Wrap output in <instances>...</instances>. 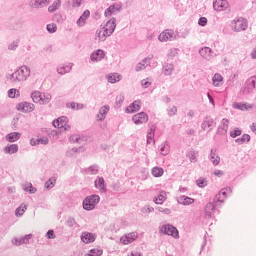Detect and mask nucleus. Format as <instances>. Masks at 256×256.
I'll return each instance as SVG.
<instances>
[{"label": "nucleus", "mask_w": 256, "mask_h": 256, "mask_svg": "<svg viewBox=\"0 0 256 256\" xmlns=\"http://www.w3.org/2000/svg\"><path fill=\"white\" fill-rule=\"evenodd\" d=\"M233 107L234 109H239L240 111H249V109H253V105L241 102L234 103Z\"/></svg>", "instance_id": "nucleus-28"}, {"label": "nucleus", "mask_w": 256, "mask_h": 256, "mask_svg": "<svg viewBox=\"0 0 256 256\" xmlns=\"http://www.w3.org/2000/svg\"><path fill=\"white\" fill-rule=\"evenodd\" d=\"M31 239H33V234H27L22 238H13L12 244L16 245V247H19L20 245H27Z\"/></svg>", "instance_id": "nucleus-13"}, {"label": "nucleus", "mask_w": 256, "mask_h": 256, "mask_svg": "<svg viewBox=\"0 0 256 256\" xmlns=\"http://www.w3.org/2000/svg\"><path fill=\"white\" fill-rule=\"evenodd\" d=\"M116 27L117 18L112 17L106 22V25L102 27L103 31L100 30L96 32L99 41H105L107 37H111V35H113V33L115 32Z\"/></svg>", "instance_id": "nucleus-2"}, {"label": "nucleus", "mask_w": 256, "mask_h": 256, "mask_svg": "<svg viewBox=\"0 0 256 256\" xmlns=\"http://www.w3.org/2000/svg\"><path fill=\"white\" fill-rule=\"evenodd\" d=\"M157 129V126L152 125L148 131V135L150 139H153V137H155V131Z\"/></svg>", "instance_id": "nucleus-58"}, {"label": "nucleus", "mask_w": 256, "mask_h": 256, "mask_svg": "<svg viewBox=\"0 0 256 256\" xmlns=\"http://www.w3.org/2000/svg\"><path fill=\"white\" fill-rule=\"evenodd\" d=\"M22 207V208H21ZM25 211H27V206L24 205L23 207V204H21L20 207H18L16 210H15V215L16 217H23V214L25 213Z\"/></svg>", "instance_id": "nucleus-42"}, {"label": "nucleus", "mask_w": 256, "mask_h": 256, "mask_svg": "<svg viewBox=\"0 0 256 256\" xmlns=\"http://www.w3.org/2000/svg\"><path fill=\"white\" fill-rule=\"evenodd\" d=\"M115 5H110L104 12V15L106 17H111V15H113V13H115Z\"/></svg>", "instance_id": "nucleus-46"}, {"label": "nucleus", "mask_w": 256, "mask_h": 256, "mask_svg": "<svg viewBox=\"0 0 256 256\" xmlns=\"http://www.w3.org/2000/svg\"><path fill=\"white\" fill-rule=\"evenodd\" d=\"M52 99V96L50 93H46V94H42L41 96V101H40V105H47L48 103H50Z\"/></svg>", "instance_id": "nucleus-39"}, {"label": "nucleus", "mask_w": 256, "mask_h": 256, "mask_svg": "<svg viewBox=\"0 0 256 256\" xmlns=\"http://www.w3.org/2000/svg\"><path fill=\"white\" fill-rule=\"evenodd\" d=\"M66 225H67V227L73 228V227H75V225H77V222L75 221V218L69 217L66 221Z\"/></svg>", "instance_id": "nucleus-52"}, {"label": "nucleus", "mask_w": 256, "mask_h": 256, "mask_svg": "<svg viewBox=\"0 0 256 256\" xmlns=\"http://www.w3.org/2000/svg\"><path fill=\"white\" fill-rule=\"evenodd\" d=\"M66 107L73 109V111H81L85 106L81 103L71 102L70 104H67Z\"/></svg>", "instance_id": "nucleus-36"}, {"label": "nucleus", "mask_w": 256, "mask_h": 256, "mask_svg": "<svg viewBox=\"0 0 256 256\" xmlns=\"http://www.w3.org/2000/svg\"><path fill=\"white\" fill-rule=\"evenodd\" d=\"M88 173L89 175H97L99 173V166L97 165H92L88 168Z\"/></svg>", "instance_id": "nucleus-48"}, {"label": "nucleus", "mask_w": 256, "mask_h": 256, "mask_svg": "<svg viewBox=\"0 0 256 256\" xmlns=\"http://www.w3.org/2000/svg\"><path fill=\"white\" fill-rule=\"evenodd\" d=\"M17 93H19V90L11 88L10 90H8V97H10V99H15Z\"/></svg>", "instance_id": "nucleus-51"}, {"label": "nucleus", "mask_w": 256, "mask_h": 256, "mask_svg": "<svg viewBox=\"0 0 256 256\" xmlns=\"http://www.w3.org/2000/svg\"><path fill=\"white\" fill-rule=\"evenodd\" d=\"M245 87L241 88L240 93L242 95H251L256 92V76H252L245 82Z\"/></svg>", "instance_id": "nucleus-4"}, {"label": "nucleus", "mask_w": 256, "mask_h": 256, "mask_svg": "<svg viewBox=\"0 0 256 256\" xmlns=\"http://www.w3.org/2000/svg\"><path fill=\"white\" fill-rule=\"evenodd\" d=\"M141 86L144 89H148V87H151V82L147 81L146 79L141 80Z\"/></svg>", "instance_id": "nucleus-64"}, {"label": "nucleus", "mask_w": 256, "mask_h": 256, "mask_svg": "<svg viewBox=\"0 0 256 256\" xmlns=\"http://www.w3.org/2000/svg\"><path fill=\"white\" fill-rule=\"evenodd\" d=\"M79 151H84L83 147L72 148L66 152V157H73V155H75V153H79Z\"/></svg>", "instance_id": "nucleus-44"}, {"label": "nucleus", "mask_w": 256, "mask_h": 256, "mask_svg": "<svg viewBox=\"0 0 256 256\" xmlns=\"http://www.w3.org/2000/svg\"><path fill=\"white\" fill-rule=\"evenodd\" d=\"M217 203L215 200L213 202H208L205 206V218L211 219L215 215V209L217 208Z\"/></svg>", "instance_id": "nucleus-9"}, {"label": "nucleus", "mask_w": 256, "mask_h": 256, "mask_svg": "<svg viewBox=\"0 0 256 256\" xmlns=\"http://www.w3.org/2000/svg\"><path fill=\"white\" fill-rule=\"evenodd\" d=\"M249 141H251V136L249 134H244L241 138L236 139L235 143H238V145H243V143H249Z\"/></svg>", "instance_id": "nucleus-38"}, {"label": "nucleus", "mask_w": 256, "mask_h": 256, "mask_svg": "<svg viewBox=\"0 0 256 256\" xmlns=\"http://www.w3.org/2000/svg\"><path fill=\"white\" fill-rule=\"evenodd\" d=\"M71 65H59L56 71L59 75H66V73H71Z\"/></svg>", "instance_id": "nucleus-31"}, {"label": "nucleus", "mask_w": 256, "mask_h": 256, "mask_svg": "<svg viewBox=\"0 0 256 256\" xmlns=\"http://www.w3.org/2000/svg\"><path fill=\"white\" fill-rule=\"evenodd\" d=\"M141 109V100H135L129 107L126 108V113H137Z\"/></svg>", "instance_id": "nucleus-20"}, {"label": "nucleus", "mask_w": 256, "mask_h": 256, "mask_svg": "<svg viewBox=\"0 0 256 256\" xmlns=\"http://www.w3.org/2000/svg\"><path fill=\"white\" fill-rule=\"evenodd\" d=\"M171 151V146H169V142L165 141L160 145V153L161 155H169Z\"/></svg>", "instance_id": "nucleus-33"}, {"label": "nucleus", "mask_w": 256, "mask_h": 256, "mask_svg": "<svg viewBox=\"0 0 256 256\" xmlns=\"http://www.w3.org/2000/svg\"><path fill=\"white\" fill-rule=\"evenodd\" d=\"M17 151H19V146L17 144H12L4 148V153H7L8 155H13L17 153Z\"/></svg>", "instance_id": "nucleus-32"}, {"label": "nucleus", "mask_w": 256, "mask_h": 256, "mask_svg": "<svg viewBox=\"0 0 256 256\" xmlns=\"http://www.w3.org/2000/svg\"><path fill=\"white\" fill-rule=\"evenodd\" d=\"M177 53H179V50L177 48H172L168 52V57H176Z\"/></svg>", "instance_id": "nucleus-61"}, {"label": "nucleus", "mask_w": 256, "mask_h": 256, "mask_svg": "<svg viewBox=\"0 0 256 256\" xmlns=\"http://www.w3.org/2000/svg\"><path fill=\"white\" fill-rule=\"evenodd\" d=\"M227 191L230 193L233 191L231 187L221 189L214 198V203H225V200L227 199Z\"/></svg>", "instance_id": "nucleus-10"}, {"label": "nucleus", "mask_w": 256, "mask_h": 256, "mask_svg": "<svg viewBox=\"0 0 256 256\" xmlns=\"http://www.w3.org/2000/svg\"><path fill=\"white\" fill-rule=\"evenodd\" d=\"M158 39L162 43H165L167 41H173L175 39V32L173 30H165L160 33Z\"/></svg>", "instance_id": "nucleus-12"}, {"label": "nucleus", "mask_w": 256, "mask_h": 256, "mask_svg": "<svg viewBox=\"0 0 256 256\" xmlns=\"http://www.w3.org/2000/svg\"><path fill=\"white\" fill-rule=\"evenodd\" d=\"M103 255V250L92 249L90 250L89 256H100Z\"/></svg>", "instance_id": "nucleus-59"}, {"label": "nucleus", "mask_w": 256, "mask_h": 256, "mask_svg": "<svg viewBox=\"0 0 256 256\" xmlns=\"http://www.w3.org/2000/svg\"><path fill=\"white\" fill-rule=\"evenodd\" d=\"M69 141L71 143H78L79 145H81L83 139L79 135H71Z\"/></svg>", "instance_id": "nucleus-47"}, {"label": "nucleus", "mask_w": 256, "mask_h": 256, "mask_svg": "<svg viewBox=\"0 0 256 256\" xmlns=\"http://www.w3.org/2000/svg\"><path fill=\"white\" fill-rule=\"evenodd\" d=\"M106 79L108 83H119L123 79V76L119 73H110L106 75Z\"/></svg>", "instance_id": "nucleus-22"}, {"label": "nucleus", "mask_w": 256, "mask_h": 256, "mask_svg": "<svg viewBox=\"0 0 256 256\" xmlns=\"http://www.w3.org/2000/svg\"><path fill=\"white\" fill-rule=\"evenodd\" d=\"M30 76L31 68L27 65H22L14 73L7 74L6 81L12 85H17V83H23V81H27Z\"/></svg>", "instance_id": "nucleus-1"}, {"label": "nucleus", "mask_w": 256, "mask_h": 256, "mask_svg": "<svg viewBox=\"0 0 256 256\" xmlns=\"http://www.w3.org/2000/svg\"><path fill=\"white\" fill-rule=\"evenodd\" d=\"M162 72L166 76L171 75V73H173V65H165V66H163Z\"/></svg>", "instance_id": "nucleus-45"}, {"label": "nucleus", "mask_w": 256, "mask_h": 256, "mask_svg": "<svg viewBox=\"0 0 256 256\" xmlns=\"http://www.w3.org/2000/svg\"><path fill=\"white\" fill-rule=\"evenodd\" d=\"M213 127H215V120L211 118V116H206L201 124L202 131H213Z\"/></svg>", "instance_id": "nucleus-8"}, {"label": "nucleus", "mask_w": 256, "mask_h": 256, "mask_svg": "<svg viewBox=\"0 0 256 256\" xmlns=\"http://www.w3.org/2000/svg\"><path fill=\"white\" fill-rule=\"evenodd\" d=\"M34 105L29 102H23L18 104L17 109L18 111H23L24 113H31L34 109Z\"/></svg>", "instance_id": "nucleus-18"}, {"label": "nucleus", "mask_w": 256, "mask_h": 256, "mask_svg": "<svg viewBox=\"0 0 256 256\" xmlns=\"http://www.w3.org/2000/svg\"><path fill=\"white\" fill-rule=\"evenodd\" d=\"M86 21L87 20H85V18L83 16H80L76 23H77L78 27H83L85 25Z\"/></svg>", "instance_id": "nucleus-63"}, {"label": "nucleus", "mask_w": 256, "mask_h": 256, "mask_svg": "<svg viewBox=\"0 0 256 256\" xmlns=\"http://www.w3.org/2000/svg\"><path fill=\"white\" fill-rule=\"evenodd\" d=\"M109 105H104L99 109V113L97 114V121H105L107 117V113H109Z\"/></svg>", "instance_id": "nucleus-19"}, {"label": "nucleus", "mask_w": 256, "mask_h": 256, "mask_svg": "<svg viewBox=\"0 0 256 256\" xmlns=\"http://www.w3.org/2000/svg\"><path fill=\"white\" fill-rule=\"evenodd\" d=\"M59 7H61V0H56L48 7V11L49 13H55Z\"/></svg>", "instance_id": "nucleus-37"}, {"label": "nucleus", "mask_w": 256, "mask_h": 256, "mask_svg": "<svg viewBox=\"0 0 256 256\" xmlns=\"http://www.w3.org/2000/svg\"><path fill=\"white\" fill-rule=\"evenodd\" d=\"M22 189L26 191V193H30V195H34V193H37V188L33 187L32 183L23 184Z\"/></svg>", "instance_id": "nucleus-34"}, {"label": "nucleus", "mask_w": 256, "mask_h": 256, "mask_svg": "<svg viewBox=\"0 0 256 256\" xmlns=\"http://www.w3.org/2000/svg\"><path fill=\"white\" fill-rule=\"evenodd\" d=\"M163 173H164V170L161 167H154V168H152V175H153V177H162Z\"/></svg>", "instance_id": "nucleus-41"}, {"label": "nucleus", "mask_w": 256, "mask_h": 256, "mask_svg": "<svg viewBox=\"0 0 256 256\" xmlns=\"http://www.w3.org/2000/svg\"><path fill=\"white\" fill-rule=\"evenodd\" d=\"M198 25H200V27H205V25H207V18L206 17H200L198 20Z\"/></svg>", "instance_id": "nucleus-62"}, {"label": "nucleus", "mask_w": 256, "mask_h": 256, "mask_svg": "<svg viewBox=\"0 0 256 256\" xmlns=\"http://www.w3.org/2000/svg\"><path fill=\"white\" fill-rule=\"evenodd\" d=\"M199 54L201 57H203V59H207L209 61V59L213 57V50H211L209 47H203L199 50Z\"/></svg>", "instance_id": "nucleus-23"}, {"label": "nucleus", "mask_w": 256, "mask_h": 256, "mask_svg": "<svg viewBox=\"0 0 256 256\" xmlns=\"http://www.w3.org/2000/svg\"><path fill=\"white\" fill-rule=\"evenodd\" d=\"M177 201L180 205H193L195 203V199L185 195L179 196Z\"/></svg>", "instance_id": "nucleus-24"}, {"label": "nucleus", "mask_w": 256, "mask_h": 256, "mask_svg": "<svg viewBox=\"0 0 256 256\" xmlns=\"http://www.w3.org/2000/svg\"><path fill=\"white\" fill-rule=\"evenodd\" d=\"M42 95L43 93H41L40 91H35L31 94V98L34 103H40Z\"/></svg>", "instance_id": "nucleus-40"}, {"label": "nucleus", "mask_w": 256, "mask_h": 256, "mask_svg": "<svg viewBox=\"0 0 256 256\" xmlns=\"http://www.w3.org/2000/svg\"><path fill=\"white\" fill-rule=\"evenodd\" d=\"M123 101H125V95L119 94V95L116 97V105H118L119 107H121V105H123Z\"/></svg>", "instance_id": "nucleus-53"}, {"label": "nucleus", "mask_w": 256, "mask_h": 256, "mask_svg": "<svg viewBox=\"0 0 256 256\" xmlns=\"http://www.w3.org/2000/svg\"><path fill=\"white\" fill-rule=\"evenodd\" d=\"M156 210L159 211V213H164V215H171V209L169 208L156 207Z\"/></svg>", "instance_id": "nucleus-55"}, {"label": "nucleus", "mask_w": 256, "mask_h": 256, "mask_svg": "<svg viewBox=\"0 0 256 256\" xmlns=\"http://www.w3.org/2000/svg\"><path fill=\"white\" fill-rule=\"evenodd\" d=\"M21 139V133L19 132H12L6 135V141L9 143H15V141H19Z\"/></svg>", "instance_id": "nucleus-30"}, {"label": "nucleus", "mask_w": 256, "mask_h": 256, "mask_svg": "<svg viewBox=\"0 0 256 256\" xmlns=\"http://www.w3.org/2000/svg\"><path fill=\"white\" fill-rule=\"evenodd\" d=\"M229 130V119L223 118L218 127V135H226Z\"/></svg>", "instance_id": "nucleus-16"}, {"label": "nucleus", "mask_w": 256, "mask_h": 256, "mask_svg": "<svg viewBox=\"0 0 256 256\" xmlns=\"http://www.w3.org/2000/svg\"><path fill=\"white\" fill-rule=\"evenodd\" d=\"M198 187H205L207 186V180H205L204 178H199L197 181H196Z\"/></svg>", "instance_id": "nucleus-60"}, {"label": "nucleus", "mask_w": 256, "mask_h": 256, "mask_svg": "<svg viewBox=\"0 0 256 256\" xmlns=\"http://www.w3.org/2000/svg\"><path fill=\"white\" fill-rule=\"evenodd\" d=\"M209 159L215 167L221 163V157H219V154H217V149L210 150Z\"/></svg>", "instance_id": "nucleus-17"}, {"label": "nucleus", "mask_w": 256, "mask_h": 256, "mask_svg": "<svg viewBox=\"0 0 256 256\" xmlns=\"http://www.w3.org/2000/svg\"><path fill=\"white\" fill-rule=\"evenodd\" d=\"M81 241L86 244L93 243L95 241V235L90 232H83L81 235Z\"/></svg>", "instance_id": "nucleus-26"}, {"label": "nucleus", "mask_w": 256, "mask_h": 256, "mask_svg": "<svg viewBox=\"0 0 256 256\" xmlns=\"http://www.w3.org/2000/svg\"><path fill=\"white\" fill-rule=\"evenodd\" d=\"M132 121L135 125H143L149 121V116L145 112H140L132 117Z\"/></svg>", "instance_id": "nucleus-11"}, {"label": "nucleus", "mask_w": 256, "mask_h": 256, "mask_svg": "<svg viewBox=\"0 0 256 256\" xmlns=\"http://www.w3.org/2000/svg\"><path fill=\"white\" fill-rule=\"evenodd\" d=\"M105 57V52L101 49H98L96 52H93L90 55V59L91 61H101V59H103Z\"/></svg>", "instance_id": "nucleus-27"}, {"label": "nucleus", "mask_w": 256, "mask_h": 256, "mask_svg": "<svg viewBox=\"0 0 256 256\" xmlns=\"http://www.w3.org/2000/svg\"><path fill=\"white\" fill-rule=\"evenodd\" d=\"M167 113L169 117H173V115H177V106H172L167 109Z\"/></svg>", "instance_id": "nucleus-54"}, {"label": "nucleus", "mask_w": 256, "mask_h": 256, "mask_svg": "<svg viewBox=\"0 0 256 256\" xmlns=\"http://www.w3.org/2000/svg\"><path fill=\"white\" fill-rule=\"evenodd\" d=\"M212 81H213L214 87H220L221 83L223 82V76H221V74L219 73H216L214 74Z\"/></svg>", "instance_id": "nucleus-35"}, {"label": "nucleus", "mask_w": 256, "mask_h": 256, "mask_svg": "<svg viewBox=\"0 0 256 256\" xmlns=\"http://www.w3.org/2000/svg\"><path fill=\"white\" fill-rule=\"evenodd\" d=\"M229 7L227 0H214L213 9L214 11H225Z\"/></svg>", "instance_id": "nucleus-14"}, {"label": "nucleus", "mask_w": 256, "mask_h": 256, "mask_svg": "<svg viewBox=\"0 0 256 256\" xmlns=\"http://www.w3.org/2000/svg\"><path fill=\"white\" fill-rule=\"evenodd\" d=\"M195 155H197V152H195V151L189 152V159H190L191 163H197V157Z\"/></svg>", "instance_id": "nucleus-57"}, {"label": "nucleus", "mask_w": 256, "mask_h": 256, "mask_svg": "<svg viewBox=\"0 0 256 256\" xmlns=\"http://www.w3.org/2000/svg\"><path fill=\"white\" fill-rule=\"evenodd\" d=\"M55 183H57V179H55V177H52V178H50L49 180L46 181L45 188L46 189H53V187H55Z\"/></svg>", "instance_id": "nucleus-43"}, {"label": "nucleus", "mask_w": 256, "mask_h": 256, "mask_svg": "<svg viewBox=\"0 0 256 256\" xmlns=\"http://www.w3.org/2000/svg\"><path fill=\"white\" fill-rule=\"evenodd\" d=\"M46 29H47L48 33H56L57 32V24H55V23L48 24L46 26Z\"/></svg>", "instance_id": "nucleus-49"}, {"label": "nucleus", "mask_w": 256, "mask_h": 256, "mask_svg": "<svg viewBox=\"0 0 256 256\" xmlns=\"http://www.w3.org/2000/svg\"><path fill=\"white\" fill-rule=\"evenodd\" d=\"M99 201H101V198L99 197V195L93 194V195L87 196L83 200V209L85 211H93V209H95Z\"/></svg>", "instance_id": "nucleus-3"}, {"label": "nucleus", "mask_w": 256, "mask_h": 256, "mask_svg": "<svg viewBox=\"0 0 256 256\" xmlns=\"http://www.w3.org/2000/svg\"><path fill=\"white\" fill-rule=\"evenodd\" d=\"M161 231L165 235H171L174 239H179V231L171 224L162 226Z\"/></svg>", "instance_id": "nucleus-7"}, {"label": "nucleus", "mask_w": 256, "mask_h": 256, "mask_svg": "<svg viewBox=\"0 0 256 256\" xmlns=\"http://www.w3.org/2000/svg\"><path fill=\"white\" fill-rule=\"evenodd\" d=\"M153 59V55H150L139 62L138 65H151V60Z\"/></svg>", "instance_id": "nucleus-50"}, {"label": "nucleus", "mask_w": 256, "mask_h": 256, "mask_svg": "<svg viewBox=\"0 0 256 256\" xmlns=\"http://www.w3.org/2000/svg\"><path fill=\"white\" fill-rule=\"evenodd\" d=\"M167 200V194L165 191H161L160 194L157 197H154L153 201L156 205H163L165 201Z\"/></svg>", "instance_id": "nucleus-29"}, {"label": "nucleus", "mask_w": 256, "mask_h": 256, "mask_svg": "<svg viewBox=\"0 0 256 256\" xmlns=\"http://www.w3.org/2000/svg\"><path fill=\"white\" fill-rule=\"evenodd\" d=\"M53 127L60 129V131H69L71 124H69V118L67 116H61L52 122Z\"/></svg>", "instance_id": "nucleus-5"}, {"label": "nucleus", "mask_w": 256, "mask_h": 256, "mask_svg": "<svg viewBox=\"0 0 256 256\" xmlns=\"http://www.w3.org/2000/svg\"><path fill=\"white\" fill-rule=\"evenodd\" d=\"M49 5V1L47 0H31L29 2V7L31 9H43V7H47Z\"/></svg>", "instance_id": "nucleus-15"}, {"label": "nucleus", "mask_w": 256, "mask_h": 256, "mask_svg": "<svg viewBox=\"0 0 256 256\" xmlns=\"http://www.w3.org/2000/svg\"><path fill=\"white\" fill-rule=\"evenodd\" d=\"M239 136H241V130L239 128H235L234 131L230 132V137H232V139Z\"/></svg>", "instance_id": "nucleus-56"}, {"label": "nucleus", "mask_w": 256, "mask_h": 256, "mask_svg": "<svg viewBox=\"0 0 256 256\" xmlns=\"http://www.w3.org/2000/svg\"><path fill=\"white\" fill-rule=\"evenodd\" d=\"M94 185L96 189H99V191H101V193H105V191H107V188H105V179H103V177H98L95 180Z\"/></svg>", "instance_id": "nucleus-25"}, {"label": "nucleus", "mask_w": 256, "mask_h": 256, "mask_svg": "<svg viewBox=\"0 0 256 256\" xmlns=\"http://www.w3.org/2000/svg\"><path fill=\"white\" fill-rule=\"evenodd\" d=\"M136 238L137 233L132 232L128 233L125 237H121L120 241H122L124 245H129V243H133V241H135Z\"/></svg>", "instance_id": "nucleus-21"}, {"label": "nucleus", "mask_w": 256, "mask_h": 256, "mask_svg": "<svg viewBox=\"0 0 256 256\" xmlns=\"http://www.w3.org/2000/svg\"><path fill=\"white\" fill-rule=\"evenodd\" d=\"M248 27L247 19L245 18H238L237 20H233L232 22V29L234 31L240 32L245 31Z\"/></svg>", "instance_id": "nucleus-6"}]
</instances>
